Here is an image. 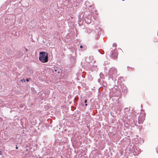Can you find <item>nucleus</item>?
<instances>
[{
  "instance_id": "nucleus-4",
  "label": "nucleus",
  "mask_w": 158,
  "mask_h": 158,
  "mask_svg": "<svg viewBox=\"0 0 158 158\" xmlns=\"http://www.w3.org/2000/svg\"><path fill=\"white\" fill-rule=\"evenodd\" d=\"M112 56H113V57H116L117 56V53H115L114 54V56H113V54L112 53Z\"/></svg>"
},
{
  "instance_id": "nucleus-11",
  "label": "nucleus",
  "mask_w": 158,
  "mask_h": 158,
  "mask_svg": "<svg viewBox=\"0 0 158 158\" xmlns=\"http://www.w3.org/2000/svg\"><path fill=\"white\" fill-rule=\"evenodd\" d=\"M85 105L86 106H87V104L85 103Z\"/></svg>"
},
{
  "instance_id": "nucleus-10",
  "label": "nucleus",
  "mask_w": 158,
  "mask_h": 158,
  "mask_svg": "<svg viewBox=\"0 0 158 158\" xmlns=\"http://www.w3.org/2000/svg\"><path fill=\"white\" fill-rule=\"evenodd\" d=\"M2 88V86L1 85H0V89L1 88Z\"/></svg>"
},
{
  "instance_id": "nucleus-6",
  "label": "nucleus",
  "mask_w": 158,
  "mask_h": 158,
  "mask_svg": "<svg viewBox=\"0 0 158 158\" xmlns=\"http://www.w3.org/2000/svg\"><path fill=\"white\" fill-rule=\"evenodd\" d=\"M26 81H27L28 82V81H29V79H26Z\"/></svg>"
},
{
  "instance_id": "nucleus-7",
  "label": "nucleus",
  "mask_w": 158,
  "mask_h": 158,
  "mask_svg": "<svg viewBox=\"0 0 158 158\" xmlns=\"http://www.w3.org/2000/svg\"><path fill=\"white\" fill-rule=\"evenodd\" d=\"M87 102V100H85V101H84V102H85V103H86Z\"/></svg>"
},
{
  "instance_id": "nucleus-9",
  "label": "nucleus",
  "mask_w": 158,
  "mask_h": 158,
  "mask_svg": "<svg viewBox=\"0 0 158 158\" xmlns=\"http://www.w3.org/2000/svg\"><path fill=\"white\" fill-rule=\"evenodd\" d=\"M15 148L16 149H18V147H17V146H16V147Z\"/></svg>"
},
{
  "instance_id": "nucleus-2",
  "label": "nucleus",
  "mask_w": 158,
  "mask_h": 158,
  "mask_svg": "<svg viewBox=\"0 0 158 158\" xmlns=\"http://www.w3.org/2000/svg\"><path fill=\"white\" fill-rule=\"evenodd\" d=\"M125 112H126V114L127 115L126 116L127 118H128V116L130 118H137L135 117V115L134 113H132V111L131 110L128 108H126L125 109Z\"/></svg>"
},
{
  "instance_id": "nucleus-3",
  "label": "nucleus",
  "mask_w": 158,
  "mask_h": 158,
  "mask_svg": "<svg viewBox=\"0 0 158 158\" xmlns=\"http://www.w3.org/2000/svg\"><path fill=\"white\" fill-rule=\"evenodd\" d=\"M145 113L144 112L141 113L139 117V118H145Z\"/></svg>"
},
{
  "instance_id": "nucleus-5",
  "label": "nucleus",
  "mask_w": 158,
  "mask_h": 158,
  "mask_svg": "<svg viewBox=\"0 0 158 158\" xmlns=\"http://www.w3.org/2000/svg\"><path fill=\"white\" fill-rule=\"evenodd\" d=\"M25 51L26 52H27L28 51V49L27 48H25Z\"/></svg>"
},
{
  "instance_id": "nucleus-12",
  "label": "nucleus",
  "mask_w": 158,
  "mask_h": 158,
  "mask_svg": "<svg viewBox=\"0 0 158 158\" xmlns=\"http://www.w3.org/2000/svg\"><path fill=\"white\" fill-rule=\"evenodd\" d=\"M54 71L55 72H56V71H57L56 69H55Z\"/></svg>"
},
{
  "instance_id": "nucleus-8",
  "label": "nucleus",
  "mask_w": 158,
  "mask_h": 158,
  "mask_svg": "<svg viewBox=\"0 0 158 158\" xmlns=\"http://www.w3.org/2000/svg\"><path fill=\"white\" fill-rule=\"evenodd\" d=\"M80 48H83V46H82V45H81V46H80Z\"/></svg>"
},
{
  "instance_id": "nucleus-1",
  "label": "nucleus",
  "mask_w": 158,
  "mask_h": 158,
  "mask_svg": "<svg viewBox=\"0 0 158 158\" xmlns=\"http://www.w3.org/2000/svg\"><path fill=\"white\" fill-rule=\"evenodd\" d=\"M48 54L45 52H40L39 54V60L42 63H44L48 62Z\"/></svg>"
},
{
  "instance_id": "nucleus-13",
  "label": "nucleus",
  "mask_w": 158,
  "mask_h": 158,
  "mask_svg": "<svg viewBox=\"0 0 158 158\" xmlns=\"http://www.w3.org/2000/svg\"><path fill=\"white\" fill-rule=\"evenodd\" d=\"M60 73V71H58V73Z\"/></svg>"
}]
</instances>
